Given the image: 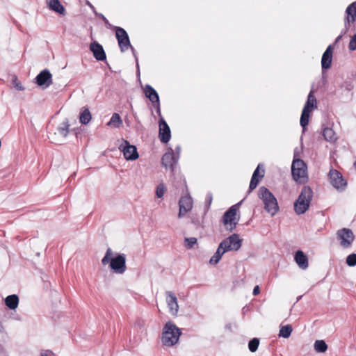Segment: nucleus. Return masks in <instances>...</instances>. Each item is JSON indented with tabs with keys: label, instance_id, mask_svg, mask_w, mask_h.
Returning a JSON list of instances; mask_svg holds the SVG:
<instances>
[{
	"label": "nucleus",
	"instance_id": "c85d7f7f",
	"mask_svg": "<svg viewBox=\"0 0 356 356\" xmlns=\"http://www.w3.org/2000/svg\"><path fill=\"white\" fill-rule=\"evenodd\" d=\"M323 135L324 138L327 141H334L336 139L335 133L331 128H325L323 129Z\"/></svg>",
	"mask_w": 356,
	"mask_h": 356
},
{
	"label": "nucleus",
	"instance_id": "0eeeda50",
	"mask_svg": "<svg viewBox=\"0 0 356 356\" xmlns=\"http://www.w3.org/2000/svg\"><path fill=\"white\" fill-rule=\"evenodd\" d=\"M219 245L220 248H222L225 252L229 251H237L242 245V240L240 238L238 234H233L222 241Z\"/></svg>",
	"mask_w": 356,
	"mask_h": 356
},
{
	"label": "nucleus",
	"instance_id": "a18cd8bd",
	"mask_svg": "<svg viewBox=\"0 0 356 356\" xmlns=\"http://www.w3.org/2000/svg\"><path fill=\"white\" fill-rule=\"evenodd\" d=\"M259 293H260V289H259V286H255L253 289V292H252L253 295L257 296Z\"/></svg>",
	"mask_w": 356,
	"mask_h": 356
},
{
	"label": "nucleus",
	"instance_id": "09e8293b",
	"mask_svg": "<svg viewBox=\"0 0 356 356\" xmlns=\"http://www.w3.org/2000/svg\"><path fill=\"white\" fill-rule=\"evenodd\" d=\"M4 353V348L0 345V355Z\"/></svg>",
	"mask_w": 356,
	"mask_h": 356
},
{
	"label": "nucleus",
	"instance_id": "4468645a",
	"mask_svg": "<svg viewBox=\"0 0 356 356\" xmlns=\"http://www.w3.org/2000/svg\"><path fill=\"white\" fill-rule=\"evenodd\" d=\"M166 302L169 307L170 312L176 316L179 311V305L175 294L172 291H166Z\"/></svg>",
	"mask_w": 356,
	"mask_h": 356
},
{
	"label": "nucleus",
	"instance_id": "4c0bfd02",
	"mask_svg": "<svg viewBox=\"0 0 356 356\" xmlns=\"http://www.w3.org/2000/svg\"><path fill=\"white\" fill-rule=\"evenodd\" d=\"M346 264L349 266H355L356 265V254H349L346 258Z\"/></svg>",
	"mask_w": 356,
	"mask_h": 356
},
{
	"label": "nucleus",
	"instance_id": "2f4dec72",
	"mask_svg": "<svg viewBox=\"0 0 356 356\" xmlns=\"http://www.w3.org/2000/svg\"><path fill=\"white\" fill-rule=\"evenodd\" d=\"M264 170H262L261 173V175H259V177H252V179H251V181L250 183V186H249L250 191L254 190L257 187V184L259 182V180L264 177Z\"/></svg>",
	"mask_w": 356,
	"mask_h": 356
},
{
	"label": "nucleus",
	"instance_id": "f257e3e1",
	"mask_svg": "<svg viewBox=\"0 0 356 356\" xmlns=\"http://www.w3.org/2000/svg\"><path fill=\"white\" fill-rule=\"evenodd\" d=\"M181 334V330L171 322L165 323L162 334V342L166 346L176 344Z\"/></svg>",
	"mask_w": 356,
	"mask_h": 356
},
{
	"label": "nucleus",
	"instance_id": "79ce46f5",
	"mask_svg": "<svg viewBox=\"0 0 356 356\" xmlns=\"http://www.w3.org/2000/svg\"><path fill=\"white\" fill-rule=\"evenodd\" d=\"M54 353L50 350H42L40 353V356H53Z\"/></svg>",
	"mask_w": 356,
	"mask_h": 356
},
{
	"label": "nucleus",
	"instance_id": "473e14b6",
	"mask_svg": "<svg viewBox=\"0 0 356 356\" xmlns=\"http://www.w3.org/2000/svg\"><path fill=\"white\" fill-rule=\"evenodd\" d=\"M118 42V44H119V47L120 48V50L122 52H124L126 50L128 49L129 47H130L131 49H132V51L134 53V47L131 45V43H130V41H129V38H128V42L126 41L125 42V39L124 40H120Z\"/></svg>",
	"mask_w": 356,
	"mask_h": 356
},
{
	"label": "nucleus",
	"instance_id": "1a4fd4ad",
	"mask_svg": "<svg viewBox=\"0 0 356 356\" xmlns=\"http://www.w3.org/2000/svg\"><path fill=\"white\" fill-rule=\"evenodd\" d=\"M337 236L343 248H350L354 241L355 236L351 229L343 228L337 231Z\"/></svg>",
	"mask_w": 356,
	"mask_h": 356
},
{
	"label": "nucleus",
	"instance_id": "dca6fc26",
	"mask_svg": "<svg viewBox=\"0 0 356 356\" xmlns=\"http://www.w3.org/2000/svg\"><path fill=\"white\" fill-rule=\"evenodd\" d=\"M170 129L163 119L159 120V138L161 142L167 143L170 139Z\"/></svg>",
	"mask_w": 356,
	"mask_h": 356
},
{
	"label": "nucleus",
	"instance_id": "7c9ffc66",
	"mask_svg": "<svg viewBox=\"0 0 356 356\" xmlns=\"http://www.w3.org/2000/svg\"><path fill=\"white\" fill-rule=\"evenodd\" d=\"M327 346L323 340H317L314 343V349L318 353H324L326 351Z\"/></svg>",
	"mask_w": 356,
	"mask_h": 356
},
{
	"label": "nucleus",
	"instance_id": "72a5a7b5",
	"mask_svg": "<svg viewBox=\"0 0 356 356\" xmlns=\"http://www.w3.org/2000/svg\"><path fill=\"white\" fill-rule=\"evenodd\" d=\"M112 256H113V251L110 248H108L106 250L104 257L102 259V264L104 266L107 265L108 264H110L111 261L112 259Z\"/></svg>",
	"mask_w": 356,
	"mask_h": 356
},
{
	"label": "nucleus",
	"instance_id": "6e6552de",
	"mask_svg": "<svg viewBox=\"0 0 356 356\" xmlns=\"http://www.w3.org/2000/svg\"><path fill=\"white\" fill-rule=\"evenodd\" d=\"M111 269L117 274H123L126 270V256L124 254H118L113 257L111 264Z\"/></svg>",
	"mask_w": 356,
	"mask_h": 356
},
{
	"label": "nucleus",
	"instance_id": "49530a36",
	"mask_svg": "<svg viewBox=\"0 0 356 356\" xmlns=\"http://www.w3.org/2000/svg\"><path fill=\"white\" fill-rule=\"evenodd\" d=\"M259 168H260V165H259L257 166V168H256V170L254 171L252 177H258L259 172Z\"/></svg>",
	"mask_w": 356,
	"mask_h": 356
},
{
	"label": "nucleus",
	"instance_id": "7ed1b4c3",
	"mask_svg": "<svg viewBox=\"0 0 356 356\" xmlns=\"http://www.w3.org/2000/svg\"><path fill=\"white\" fill-rule=\"evenodd\" d=\"M259 197L262 200L266 211L272 216H275L279 210L276 198L270 191L262 186L259 188Z\"/></svg>",
	"mask_w": 356,
	"mask_h": 356
},
{
	"label": "nucleus",
	"instance_id": "6ab92c4d",
	"mask_svg": "<svg viewBox=\"0 0 356 356\" xmlns=\"http://www.w3.org/2000/svg\"><path fill=\"white\" fill-rule=\"evenodd\" d=\"M144 92L147 98L152 102V104H157L159 106V97L157 92L150 86L147 84L144 88Z\"/></svg>",
	"mask_w": 356,
	"mask_h": 356
},
{
	"label": "nucleus",
	"instance_id": "c03bdc74",
	"mask_svg": "<svg viewBox=\"0 0 356 356\" xmlns=\"http://www.w3.org/2000/svg\"><path fill=\"white\" fill-rule=\"evenodd\" d=\"M175 156L176 158H178L179 157V154H180V152H181V147L179 145H177L176 147H175Z\"/></svg>",
	"mask_w": 356,
	"mask_h": 356
},
{
	"label": "nucleus",
	"instance_id": "ea45409f",
	"mask_svg": "<svg viewBox=\"0 0 356 356\" xmlns=\"http://www.w3.org/2000/svg\"><path fill=\"white\" fill-rule=\"evenodd\" d=\"M13 84L17 90H24V88L22 86V83L18 81L16 76H14L13 79Z\"/></svg>",
	"mask_w": 356,
	"mask_h": 356
},
{
	"label": "nucleus",
	"instance_id": "a211bd4d",
	"mask_svg": "<svg viewBox=\"0 0 356 356\" xmlns=\"http://www.w3.org/2000/svg\"><path fill=\"white\" fill-rule=\"evenodd\" d=\"M332 59V46L330 44L327 47L323 53L321 58V65L323 70L330 67Z\"/></svg>",
	"mask_w": 356,
	"mask_h": 356
},
{
	"label": "nucleus",
	"instance_id": "20e7f679",
	"mask_svg": "<svg viewBox=\"0 0 356 356\" xmlns=\"http://www.w3.org/2000/svg\"><path fill=\"white\" fill-rule=\"evenodd\" d=\"M291 173L293 179L300 184L307 181V165L300 159H294L291 165Z\"/></svg>",
	"mask_w": 356,
	"mask_h": 356
},
{
	"label": "nucleus",
	"instance_id": "de8ad7c7",
	"mask_svg": "<svg viewBox=\"0 0 356 356\" xmlns=\"http://www.w3.org/2000/svg\"><path fill=\"white\" fill-rule=\"evenodd\" d=\"M346 31H345L342 32V33H341V35H339L336 38L335 42H334V43H335V44L338 43V42L340 41V40L341 39V38H342L343 35V34H345V33H346Z\"/></svg>",
	"mask_w": 356,
	"mask_h": 356
},
{
	"label": "nucleus",
	"instance_id": "aec40b11",
	"mask_svg": "<svg viewBox=\"0 0 356 356\" xmlns=\"http://www.w3.org/2000/svg\"><path fill=\"white\" fill-rule=\"evenodd\" d=\"M346 13L347 16L345 19V26L347 27V24L354 23L356 19V1L348 6Z\"/></svg>",
	"mask_w": 356,
	"mask_h": 356
},
{
	"label": "nucleus",
	"instance_id": "b1692460",
	"mask_svg": "<svg viewBox=\"0 0 356 356\" xmlns=\"http://www.w3.org/2000/svg\"><path fill=\"white\" fill-rule=\"evenodd\" d=\"M92 119L91 113L88 108L83 107L79 115V121L83 124H87Z\"/></svg>",
	"mask_w": 356,
	"mask_h": 356
},
{
	"label": "nucleus",
	"instance_id": "c9c22d12",
	"mask_svg": "<svg viewBox=\"0 0 356 356\" xmlns=\"http://www.w3.org/2000/svg\"><path fill=\"white\" fill-rule=\"evenodd\" d=\"M197 240L195 237L185 238L184 245L186 248L191 249L197 243Z\"/></svg>",
	"mask_w": 356,
	"mask_h": 356
},
{
	"label": "nucleus",
	"instance_id": "f3484780",
	"mask_svg": "<svg viewBox=\"0 0 356 356\" xmlns=\"http://www.w3.org/2000/svg\"><path fill=\"white\" fill-rule=\"evenodd\" d=\"M90 49L92 52L94 57L97 60L103 61L106 59V54L103 47L97 42H93L90 45Z\"/></svg>",
	"mask_w": 356,
	"mask_h": 356
},
{
	"label": "nucleus",
	"instance_id": "603ef678",
	"mask_svg": "<svg viewBox=\"0 0 356 356\" xmlns=\"http://www.w3.org/2000/svg\"><path fill=\"white\" fill-rule=\"evenodd\" d=\"M354 166L356 168V161L354 163Z\"/></svg>",
	"mask_w": 356,
	"mask_h": 356
},
{
	"label": "nucleus",
	"instance_id": "ddd939ff",
	"mask_svg": "<svg viewBox=\"0 0 356 356\" xmlns=\"http://www.w3.org/2000/svg\"><path fill=\"white\" fill-rule=\"evenodd\" d=\"M51 74L48 70H44L40 72L36 76V83L39 86L47 88L52 83Z\"/></svg>",
	"mask_w": 356,
	"mask_h": 356
},
{
	"label": "nucleus",
	"instance_id": "4be33fe9",
	"mask_svg": "<svg viewBox=\"0 0 356 356\" xmlns=\"http://www.w3.org/2000/svg\"><path fill=\"white\" fill-rule=\"evenodd\" d=\"M46 3L51 10L56 13L63 15L65 13V8L61 5L59 0H46Z\"/></svg>",
	"mask_w": 356,
	"mask_h": 356
},
{
	"label": "nucleus",
	"instance_id": "58836bf2",
	"mask_svg": "<svg viewBox=\"0 0 356 356\" xmlns=\"http://www.w3.org/2000/svg\"><path fill=\"white\" fill-rule=\"evenodd\" d=\"M134 327L138 330H140L143 332L145 330V322L143 320L138 319L136 321L134 324Z\"/></svg>",
	"mask_w": 356,
	"mask_h": 356
},
{
	"label": "nucleus",
	"instance_id": "e433bc0d",
	"mask_svg": "<svg viewBox=\"0 0 356 356\" xmlns=\"http://www.w3.org/2000/svg\"><path fill=\"white\" fill-rule=\"evenodd\" d=\"M165 191L166 188L165 187L164 184L163 183L159 184L156 190V197L158 198H161L164 195Z\"/></svg>",
	"mask_w": 356,
	"mask_h": 356
},
{
	"label": "nucleus",
	"instance_id": "8fccbe9b",
	"mask_svg": "<svg viewBox=\"0 0 356 356\" xmlns=\"http://www.w3.org/2000/svg\"><path fill=\"white\" fill-rule=\"evenodd\" d=\"M102 15V17L103 20L104 21V22L106 24L108 23V20L106 19V18L103 15Z\"/></svg>",
	"mask_w": 356,
	"mask_h": 356
},
{
	"label": "nucleus",
	"instance_id": "f03ea898",
	"mask_svg": "<svg viewBox=\"0 0 356 356\" xmlns=\"http://www.w3.org/2000/svg\"><path fill=\"white\" fill-rule=\"evenodd\" d=\"M313 197V192L310 187L304 186L298 198L294 203V210L298 215L303 214L309 209Z\"/></svg>",
	"mask_w": 356,
	"mask_h": 356
},
{
	"label": "nucleus",
	"instance_id": "2eb2a0df",
	"mask_svg": "<svg viewBox=\"0 0 356 356\" xmlns=\"http://www.w3.org/2000/svg\"><path fill=\"white\" fill-rule=\"evenodd\" d=\"M179 218H181L183 215L191 210L193 207V200L189 195L182 197L179 202Z\"/></svg>",
	"mask_w": 356,
	"mask_h": 356
},
{
	"label": "nucleus",
	"instance_id": "423d86ee",
	"mask_svg": "<svg viewBox=\"0 0 356 356\" xmlns=\"http://www.w3.org/2000/svg\"><path fill=\"white\" fill-rule=\"evenodd\" d=\"M236 205L232 206L223 215L222 222L226 230L232 232L236 227L238 218H236Z\"/></svg>",
	"mask_w": 356,
	"mask_h": 356
},
{
	"label": "nucleus",
	"instance_id": "f8f14e48",
	"mask_svg": "<svg viewBox=\"0 0 356 356\" xmlns=\"http://www.w3.org/2000/svg\"><path fill=\"white\" fill-rule=\"evenodd\" d=\"M178 158H176L175 153L172 148L165 152L162 157V164L165 168H170L172 171L174 170V166L177 163Z\"/></svg>",
	"mask_w": 356,
	"mask_h": 356
},
{
	"label": "nucleus",
	"instance_id": "39448f33",
	"mask_svg": "<svg viewBox=\"0 0 356 356\" xmlns=\"http://www.w3.org/2000/svg\"><path fill=\"white\" fill-rule=\"evenodd\" d=\"M314 108H316V99L313 95V92L311 91L309 93L307 101L303 108L300 117V123L303 129L308 124L310 113Z\"/></svg>",
	"mask_w": 356,
	"mask_h": 356
},
{
	"label": "nucleus",
	"instance_id": "3c124183",
	"mask_svg": "<svg viewBox=\"0 0 356 356\" xmlns=\"http://www.w3.org/2000/svg\"><path fill=\"white\" fill-rule=\"evenodd\" d=\"M102 15V17L103 20L104 21V22L106 24L108 23V20L106 19V18L103 15Z\"/></svg>",
	"mask_w": 356,
	"mask_h": 356
},
{
	"label": "nucleus",
	"instance_id": "5701e85b",
	"mask_svg": "<svg viewBox=\"0 0 356 356\" xmlns=\"http://www.w3.org/2000/svg\"><path fill=\"white\" fill-rule=\"evenodd\" d=\"M5 304L9 309H15L19 304L18 296L15 294L7 296L5 299Z\"/></svg>",
	"mask_w": 356,
	"mask_h": 356
},
{
	"label": "nucleus",
	"instance_id": "9d476101",
	"mask_svg": "<svg viewBox=\"0 0 356 356\" xmlns=\"http://www.w3.org/2000/svg\"><path fill=\"white\" fill-rule=\"evenodd\" d=\"M118 148L121 152H122L123 155L127 160H136L139 156L136 146L130 145V143L126 140H122Z\"/></svg>",
	"mask_w": 356,
	"mask_h": 356
},
{
	"label": "nucleus",
	"instance_id": "412c9836",
	"mask_svg": "<svg viewBox=\"0 0 356 356\" xmlns=\"http://www.w3.org/2000/svg\"><path fill=\"white\" fill-rule=\"evenodd\" d=\"M294 259L300 268L305 270L308 268V258L302 251L298 250L296 252Z\"/></svg>",
	"mask_w": 356,
	"mask_h": 356
},
{
	"label": "nucleus",
	"instance_id": "a878e982",
	"mask_svg": "<svg viewBox=\"0 0 356 356\" xmlns=\"http://www.w3.org/2000/svg\"><path fill=\"white\" fill-rule=\"evenodd\" d=\"M69 127L70 124L68 120H65L59 125V127L57 129V131L61 136L65 138L69 133Z\"/></svg>",
	"mask_w": 356,
	"mask_h": 356
},
{
	"label": "nucleus",
	"instance_id": "cd10ccee",
	"mask_svg": "<svg viewBox=\"0 0 356 356\" xmlns=\"http://www.w3.org/2000/svg\"><path fill=\"white\" fill-rule=\"evenodd\" d=\"M122 124V121L121 120L120 116L118 113L113 114L110 121L108 122L107 125L113 126L115 128L120 127Z\"/></svg>",
	"mask_w": 356,
	"mask_h": 356
},
{
	"label": "nucleus",
	"instance_id": "bb28decb",
	"mask_svg": "<svg viewBox=\"0 0 356 356\" xmlns=\"http://www.w3.org/2000/svg\"><path fill=\"white\" fill-rule=\"evenodd\" d=\"M292 331H293V328L291 325L281 326L280 332H279V337H283L285 339L289 338L291 336Z\"/></svg>",
	"mask_w": 356,
	"mask_h": 356
},
{
	"label": "nucleus",
	"instance_id": "393cba45",
	"mask_svg": "<svg viewBox=\"0 0 356 356\" xmlns=\"http://www.w3.org/2000/svg\"><path fill=\"white\" fill-rule=\"evenodd\" d=\"M225 253V250L222 248H220V245H218L216 252L214 253V254L211 257V258L209 260L210 264H217Z\"/></svg>",
	"mask_w": 356,
	"mask_h": 356
},
{
	"label": "nucleus",
	"instance_id": "37998d69",
	"mask_svg": "<svg viewBox=\"0 0 356 356\" xmlns=\"http://www.w3.org/2000/svg\"><path fill=\"white\" fill-rule=\"evenodd\" d=\"M212 194L211 193H207L206 196V202L208 203L209 207L211 205L212 202Z\"/></svg>",
	"mask_w": 356,
	"mask_h": 356
},
{
	"label": "nucleus",
	"instance_id": "f704fd0d",
	"mask_svg": "<svg viewBox=\"0 0 356 356\" xmlns=\"http://www.w3.org/2000/svg\"><path fill=\"white\" fill-rule=\"evenodd\" d=\"M259 345V339L254 338L249 341V343H248L249 350L251 352L254 353L257 350Z\"/></svg>",
	"mask_w": 356,
	"mask_h": 356
},
{
	"label": "nucleus",
	"instance_id": "9b49d317",
	"mask_svg": "<svg viewBox=\"0 0 356 356\" xmlns=\"http://www.w3.org/2000/svg\"><path fill=\"white\" fill-rule=\"evenodd\" d=\"M329 177L331 184L337 189L343 188L346 185V182L343 179L341 174L337 170H330Z\"/></svg>",
	"mask_w": 356,
	"mask_h": 356
},
{
	"label": "nucleus",
	"instance_id": "a19ab883",
	"mask_svg": "<svg viewBox=\"0 0 356 356\" xmlns=\"http://www.w3.org/2000/svg\"><path fill=\"white\" fill-rule=\"evenodd\" d=\"M348 49L350 51H355L356 50V34H355L350 39L349 44H348Z\"/></svg>",
	"mask_w": 356,
	"mask_h": 356
},
{
	"label": "nucleus",
	"instance_id": "c756f323",
	"mask_svg": "<svg viewBox=\"0 0 356 356\" xmlns=\"http://www.w3.org/2000/svg\"><path fill=\"white\" fill-rule=\"evenodd\" d=\"M115 35H116L118 41H119L120 40H122L125 39V42L127 41L128 42L129 36H128L127 33L126 32V31L124 29H122L121 27H116Z\"/></svg>",
	"mask_w": 356,
	"mask_h": 356
}]
</instances>
